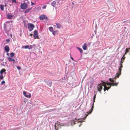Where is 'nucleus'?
Wrapping results in <instances>:
<instances>
[{
  "mask_svg": "<svg viewBox=\"0 0 130 130\" xmlns=\"http://www.w3.org/2000/svg\"><path fill=\"white\" fill-rule=\"evenodd\" d=\"M125 22H126V21H124L123 22L124 23H125Z\"/></svg>",
  "mask_w": 130,
  "mask_h": 130,
  "instance_id": "nucleus-47",
  "label": "nucleus"
},
{
  "mask_svg": "<svg viewBox=\"0 0 130 130\" xmlns=\"http://www.w3.org/2000/svg\"><path fill=\"white\" fill-rule=\"evenodd\" d=\"M10 57H13L14 55V54L13 53H11L10 54Z\"/></svg>",
  "mask_w": 130,
  "mask_h": 130,
  "instance_id": "nucleus-27",
  "label": "nucleus"
},
{
  "mask_svg": "<svg viewBox=\"0 0 130 130\" xmlns=\"http://www.w3.org/2000/svg\"><path fill=\"white\" fill-rule=\"evenodd\" d=\"M7 18L9 19H11L13 17V15L11 14H8L7 15Z\"/></svg>",
  "mask_w": 130,
  "mask_h": 130,
  "instance_id": "nucleus-9",
  "label": "nucleus"
},
{
  "mask_svg": "<svg viewBox=\"0 0 130 130\" xmlns=\"http://www.w3.org/2000/svg\"><path fill=\"white\" fill-rule=\"evenodd\" d=\"M31 8H29L26 9L25 11V13H26L29 12L30 11Z\"/></svg>",
  "mask_w": 130,
  "mask_h": 130,
  "instance_id": "nucleus-13",
  "label": "nucleus"
},
{
  "mask_svg": "<svg viewBox=\"0 0 130 130\" xmlns=\"http://www.w3.org/2000/svg\"><path fill=\"white\" fill-rule=\"evenodd\" d=\"M51 5L53 7H55L56 5V2L55 1H53Z\"/></svg>",
  "mask_w": 130,
  "mask_h": 130,
  "instance_id": "nucleus-18",
  "label": "nucleus"
},
{
  "mask_svg": "<svg viewBox=\"0 0 130 130\" xmlns=\"http://www.w3.org/2000/svg\"><path fill=\"white\" fill-rule=\"evenodd\" d=\"M125 55L124 54L123 56L122 57V58L121 59H123V60H124L125 58V56H124Z\"/></svg>",
  "mask_w": 130,
  "mask_h": 130,
  "instance_id": "nucleus-34",
  "label": "nucleus"
},
{
  "mask_svg": "<svg viewBox=\"0 0 130 130\" xmlns=\"http://www.w3.org/2000/svg\"><path fill=\"white\" fill-rule=\"evenodd\" d=\"M5 82L3 80L1 84L2 85H3L5 83Z\"/></svg>",
  "mask_w": 130,
  "mask_h": 130,
  "instance_id": "nucleus-33",
  "label": "nucleus"
},
{
  "mask_svg": "<svg viewBox=\"0 0 130 130\" xmlns=\"http://www.w3.org/2000/svg\"><path fill=\"white\" fill-rule=\"evenodd\" d=\"M17 68L19 69H20L21 68V67H17Z\"/></svg>",
  "mask_w": 130,
  "mask_h": 130,
  "instance_id": "nucleus-40",
  "label": "nucleus"
},
{
  "mask_svg": "<svg viewBox=\"0 0 130 130\" xmlns=\"http://www.w3.org/2000/svg\"><path fill=\"white\" fill-rule=\"evenodd\" d=\"M124 60H123V59H121V63H123V62L124 61Z\"/></svg>",
  "mask_w": 130,
  "mask_h": 130,
  "instance_id": "nucleus-37",
  "label": "nucleus"
},
{
  "mask_svg": "<svg viewBox=\"0 0 130 130\" xmlns=\"http://www.w3.org/2000/svg\"><path fill=\"white\" fill-rule=\"evenodd\" d=\"M94 93H95V95H94V96L93 97V103H94V102H95V98H96V93H95V91L94 92Z\"/></svg>",
  "mask_w": 130,
  "mask_h": 130,
  "instance_id": "nucleus-19",
  "label": "nucleus"
},
{
  "mask_svg": "<svg viewBox=\"0 0 130 130\" xmlns=\"http://www.w3.org/2000/svg\"><path fill=\"white\" fill-rule=\"evenodd\" d=\"M56 124V123H55V130H58V127H57Z\"/></svg>",
  "mask_w": 130,
  "mask_h": 130,
  "instance_id": "nucleus-26",
  "label": "nucleus"
},
{
  "mask_svg": "<svg viewBox=\"0 0 130 130\" xmlns=\"http://www.w3.org/2000/svg\"><path fill=\"white\" fill-rule=\"evenodd\" d=\"M23 94L24 95V96H25V95H26V92L25 91H24L23 92Z\"/></svg>",
  "mask_w": 130,
  "mask_h": 130,
  "instance_id": "nucleus-35",
  "label": "nucleus"
},
{
  "mask_svg": "<svg viewBox=\"0 0 130 130\" xmlns=\"http://www.w3.org/2000/svg\"><path fill=\"white\" fill-rule=\"evenodd\" d=\"M83 48L84 50H86L87 48V44L85 43L83 45Z\"/></svg>",
  "mask_w": 130,
  "mask_h": 130,
  "instance_id": "nucleus-14",
  "label": "nucleus"
},
{
  "mask_svg": "<svg viewBox=\"0 0 130 130\" xmlns=\"http://www.w3.org/2000/svg\"><path fill=\"white\" fill-rule=\"evenodd\" d=\"M6 71V70L4 69H2L0 71L1 74H2L3 72H5Z\"/></svg>",
  "mask_w": 130,
  "mask_h": 130,
  "instance_id": "nucleus-17",
  "label": "nucleus"
},
{
  "mask_svg": "<svg viewBox=\"0 0 130 130\" xmlns=\"http://www.w3.org/2000/svg\"><path fill=\"white\" fill-rule=\"evenodd\" d=\"M6 41L8 42H9L10 41V40L9 39H7L6 40Z\"/></svg>",
  "mask_w": 130,
  "mask_h": 130,
  "instance_id": "nucleus-41",
  "label": "nucleus"
},
{
  "mask_svg": "<svg viewBox=\"0 0 130 130\" xmlns=\"http://www.w3.org/2000/svg\"><path fill=\"white\" fill-rule=\"evenodd\" d=\"M24 47H25V46H22V48H24Z\"/></svg>",
  "mask_w": 130,
  "mask_h": 130,
  "instance_id": "nucleus-44",
  "label": "nucleus"
},
{
  "mask_svg": "<svg viewBox=\"0 0 130 130\" xmlns=\"http://www.w3.org/2000/svg\"><path fill=\"white\" fill-rule=\"evenodd\" d=\"M109 80L111 82H114L115 81V80L114 79H112L111 78H110L109 79Z\"/></svg>",
  "mask_w": 130,
  "mask_h": 130,
  "instance_id": "nucleus-30",
  "label": "nucleus"
},
{
  "mask_svg": "<svg viewBox=\"0 0 130 130\" xmlns=\"http://www.w3.org/2000/svg\"><path fill=\"white\" fill-rule=\"evenodd\" d=\"M71 123H73L74 124H75V121L73 120H71Z\"/></svg>",
  "mask_w": 130,
  "mask_h": 130,
  "instance_id": "nucleus-32",
  "label": "nucleus"
},
{
  "mask_svg": "<svg viewBox=\"0 0 130 130\" xmlns=\"http://www.w3.org/2000/svg\"><path fill=\"white\" fill-rule=\"evenodd\" d=\"M104 82H103L102 83H101L97 86L98 90L101 93V91L102 89V86H104Z\"/></svg>",
  "mask_w": 130,
  "mask_h": 130,
  "instance_id": "nucleus-1",
  "label": "nucleus"
},
{
  "mask_svg": "<svg viewBox=\"0 0 130 130\" xmlns=\"http://www.w3.org/2000/svg\"><path fill=\"white\" fill-rule=\"evenodd\" d=\"M4 6L3 5H0V8L2 10H4Z\"/></svg>",
  "mask_w": 130,
  "mask_h": 130,
  "instance_id": "nucleus-21",
  "label": "nucleus"
},
{
  "mask_svg": "<svg viewBox=\"0 0 130 130\" xmlns=\"http://www.w3.org/2000/svg\"><path fill=\"white\" fill-rule=\"evenodd\" d=\"M12 3H13L14 2L17 3L16 1V0H12Z\"/></svg>",
  "mask_w": 130,
  "mask_h": 130,
  "instance_id": "nucleus-31",
  "label": "nucleus"
},
{
  "mask_svg": "<svg viewBox=\"0 0 130 130\" xmlns=\"http://www.w3.org/2000/svg\"><path fill=\"white\" fill-rule=\"evenodd\" d=\"M49 30H50L52 32L53 31V28L52 27H49Z\"/></svg>",
  "mask_w": 130,
  "mask_h": 130,
  "instance_id": "nucleus-23",
  "label": "nucleus"
},
{
  "mask_svg": "<svg viewBox=\"0 0 130 130\" xmlns=\"http://www.w3.org/2000/svg\"><path fill=\"white\" fill-rule=\"evenodd\" d=\"M106 83H105V82L104 85V91H105L106 90H108V87H107L106 86Z\"/></svg>",
  "mask_w": 130,
  "mask_h": 130,
  "instance_id": "nucleus-10",
  "label": "nucleus"
},
{
  "mask_svg": "<svg viewBox=\"0 0 130 130\" xmlns=\"http://www.w3.org/2000/svg\"><path fill=\"white\" fill-rule=\"evenodd\" d=\"M27 7V4L25 3L21 4V9H26Z\"/></svg>",
  "mask_w": 130,
  "mask_h": 130,
  "instance_id": "nucleus-3",
  "label": "nucleus"
},
{
  "mask_svg": "<svg viewBox=\"0 0 130 130\" xmlns=\"http://www.w3.org/2000/svg\"><path fill=\"white\" fill-rule=\"evenodd\" d=\"M121 74V72L119 71L116 74V76H115V77L113 78V79H115V80L116 79V77H118L119 76H120Z\"/></svg>",
  "mask_w": 130,
  "mask_h": 130,
  "instance_id": "nucleus-8",
  "label": "nucleus"
},
{
  "mask_svg": "<svg viewBox=\"0 0 130 130\" xmlns=\"http://www.w3.org/2000/svg\"><path fill=\"white\" fill-rule=\"evenodd\" d=\"M52 83V82L51 81L50 82V83L49 84H48L50 86H51Z\"/></svg>",
  "mask_w": 130,
  "mask_h": 130,
  "instance_id": "nucleus-39",
  "label": "nucleus"
},
{
  "mask_svg": "<svg viewBox=\"0 0 130 130\" xmlns=\"http://www.w3.org/2000/svg\"><path fill=\"white\" fill-rule=\"evenodd\" d=\"M53 34H54V32H53Z\"/></svg>",
  "mask_w": 130,
  "mask_h": 130,
  "instance_id": "nucleus-48",
  "label": "nucleus"
},
{
  "mask_svg": "<svg viewBox=\"0 0 130 130\" xmlns=\"http://www.w3.org/2000/svg\"><path fill=\"white\" fill-rule=\"evenodd\" d=\"M130 49L129 48H127L125 50V53L124 54V55L126 54V53L128 52V50H129Z\"/></svg>",
  "mask_w": 130,
  "mask_h": 130,
  "instance_id": "nucleus-24",
  "label": "nucleus"
},
{
  "mask_svg": "<svg viewBox=\"0 0 130 130\" xmlns=\"http://www.w3.org/2000/svg\"><path fill=\"white\" fill-rule=\"evenodd\" d=\"M34 35H38V31L36 30H34Z\"/></svg>",
  "mask_w": 130,
  "mask_h": 130,
  "instance_id": "nucleus-20",
  "label": "nucleus"
},
{
  "mask_svg": "<svg viewBox=\"0 0 130 130\" xmlns=\"http://www.w3.org/2000/svg\"><path fill=\"white\" fill-rule=\"evenodd\" d=\"M34 27V25L30 23L28 25V28L30 31H32Z\"/></svg>",
  "mask_w": 130,
  "mask_h": 130,
  "instance_id": "nucleus-2",
  "label": "nucleus"
},
{
  "mask_svg": "<svg viewBox=\"0 0 130 130\" xmlns=\"http://www.w3.org/2000/svg\"><path fill=\"white\" fill-rule=\"evenodd\" d=\"M40 19L41 20H43L44 19L47 20L48 18L45 15H42L39 17Z\"/></svg>",
  "mask_w": 130,
  "mask_h": 130,
  "instance_id": "nucleus-4",
  "label": "nucleus"
},
{
  "mask_svg": "<svg viewBox=\"0 0 130 130\" xmlns=\"http://www.w3.org/2000/svg\"><path fill=\"white\" fill-rule=\"evenodd\" d=\"M118 83V82L116 83H111V86H117Z\"/></svg>",
  "mask_w": 130,
  "mask_h": 130,
  "instance_id": "nucleus-16",
  "label": "nucleus"
},
{
  "mask_svg": "<svg viewBox=\"0 0 130 130\" xmlns=\"http://www.w3.org/2000/svg\"><path fill=\"white\" fill-rule=\"evenodd\" d=\"M4 77L3 75L2 74H1L0 75V79H2Z\"/></svg>",
  "mask_w": 130,
  "mask_h": 130,
  "instance_id": "nucleus-28",
  "label": "nucleus"
},
{
  "mask_svg": "<svg viewBox=\"0 0 130 130\" xmlns=\"http://www.w3.org/2000/svg\"><path fill=\"white\" fill-rule=\"evenodd\" d=\"M111 86H110V87H108V89H110V88Z\"/></svg>",
  "mask_w": 130,
  "mask_h": 130,
  "instance_id": "nucleus-45",
  "label": "nucleus"
},
{
  "mask_svg": "<svg viewBox=\"0 0 130 130\" xmlns=\"http://www.w3.org/2000/svg\"><path fill=\"white\" fill-rule=\"evenodd\" d=\"M120 66L119 69V71L121 72V70H122V68L123 67V66H122V63H120Z\"/></svg>",
  "mask_w": 130,
  "mask_h": 130,
  "instance_id": "nucleus-15",
  "label": "nucleus"
},
{
  "mask_svg": "<svg viewBox=\"0 0 130 130\" xmlns=\"http://www.w3.org/2000/svg\"><path fill=\"white\" fill-rule=\"evenodd\" d=\"M111 83H107V85L108 86H109V85H110L111 86Z\"/></svg>",
  "mask_w": 130,
  "mask_h": 130,
  "instance_id": "nucleus-36",
  "label": "nucleus"
},
{
  "mask_svg": "<svg viewBox=\"0 0 130 130\" xmlns=\"http://www.w3.org/2000/svg\"><path fill=\"white\" fill-rule=\"evenodd\" d=\"M71 59L73 60H74V59H73V57H71Z\"/></svg>",
  "mask_w": 130,
  "mask_h": 130,
  "instance_id": "nucleus-43",
  "label": "nucleus"
},
{
  "mask_svg": "<svg viewBox=\"0 0 130 130\" xmlns=\"http://www.w3.org/2000/svg\"><path fill=\"white\" fill-rule=\"evenodd\" d=\"M78 48L80 53H82L83 52V50L81 48Z\"/></svg>",
  "mask_w": 130,
  "mask_h": 130,
  "instance_id": "nucleus-29",
  "label": "nucleus"
},
{
  "mask_svg": "<svg viewBox=\"0 0 130 130\" xmlns=\"http://www.w3.org/2000/svg\"><path fill=\"white\" fill-rule=\"evenodd\" d=\"M38 35H34V37L35 39H36L37 38L39 39V37L38 36Z\"/></svg>",
  "mask_w": 130,
  "mask_h": 130,
  "instance_id": "nucleus-22",
  "label": "nucleus"
},
{
  "mask_svg": "<svg viewBox=\"0 0 130 130\" xmlns=\"http://www.w3.org/2000/svg\"><path fill=\"white\" fill-rule=\"evenodd\" d=\"M25 96L27 98H30L31 97V95L30 94H29L28 95H25Z\"/></svg>",
  "mask_w": 130,
  "mask_h": 130,
  "instance_id": "nucleus-25",
  "label": "nucleus"
},
{
  "mask_svg": "<svg viewBox=\"0 0 130 130\" xmlns=\"http://www.w3.org/2000/svg\"><path fill=\"white\" fill-rule=\"evenodd\" d=\"M5 50L6 52H8L9 51V47L7 46H5Z\"/></svg>",
  "mask_w": 130,
  "mask_h": 130,
  "instance_id": "nucleus-11",
  "label": "nucleus"
},
{
  "mask_svg": "<svg viewBox=\"0 0 130 130\" xmlns=\"http://www.w3.org/2000/svg\"><path fill=\"white\" fill-rule=\"evenodd\" d=\"M8 60L10 61H13V63H15V60L12 58L11 57L9 56L8 57Z\"/></svg>",
  "mask_w": 130,
  "mask_h": 130,
  "instance_id": "nucleus-6",
  "label": "nucleus"
},
{
  "mask_svg": "<svg viewBox=\"0 0 130 130\" xmlns=\"http://www.w3.org/2000/svg\"><path fill=\"white\" fill-rule=\"evenodd\" d=\"M46 6L45 5L42 7V8L43 9H44L46 8Z\"/></svg>",
  "mask_w": 130,
  "mask_h": 130,
  "instance_id": "nucleus-38",
  "label": "nucleus"
},
{
  "mask_svg": "<svg viewBox=\"0 0 130 130\" xmlns=\"http://www.w3.org/2000/svg\"><path fill=\"white\" fill-rule=\"evenodd\" d=\"M94 103H93L92 105V107L91 108V110L90 111H89V113L86 115V116L85 117V119L87 117V116H88V114H90L92 112V111H93V107H94L93 106H94Z\"/></svg>",
  "mask_w": 130,
  "mask_h": 130,
  "instance_id": "nucleus-5",
  "label": "nucleus"
},
{
  "mask_svg": "<svg viewBox=\"0 0 130 130\" xmlns=\"http://www.w3.org/2000/svg\"><path fill=\"white\" fill-rule=\"evenodd\" d=\"M32 46L31 45L30 46L27 45L25 46L24 48L25 49L28 48L29 49H30L32 48Z\"/></svg>",
  "mask_w": 130,
  "mask_h": 130,
  "instance_id": "nucleus-7",
  "label": "nucleus"
},
{
  "mask_svg": "<svg viewBox=\"0 0 130 130\" xmlns=\"http://www.w3.org/2000/svg\"><path fill=\"white\" fill-rule=\"evenodd\" d=\"M31 6H32L33 5H34L35 4L34 3H33L32 2H31Z\"/></svg>",
  "mask_w": 130,
  "mask_h": 130,
  "instance_id": "nucleus-42",
  "label": "nucleus"
},
{
  "mask_svg": "<svg viewBox=\"0 0 130 130\" xmlns=\"http://www.w3.org/2000/svg\"><path fill=\"white\" fill-rule=\"evenodd\" d=\"M56 24L57 26V27L58 28H60L62 26L61 24L60 23H56Z\"/></svg>",
  "mask_w": 130,
  "mask_h": 130,
  "instance_id": "nucleus-12",
  "label": "nucleus"
},
{
  "mask_svg": "<svg viewBox=\"0 0 130 130\" xmlns=\"http://www.w3.org/2000/svg\"><path fill=\"white\" fill-rule=\"evenodd\" d=\"M30 36H32V35H33L32 34H30Z\"/></svg>",
  "mask_w": 130,
  "mask_h": 130,
  "instance_id": "nucleus-46",
  "label": "nucleus"
}]
</instances>
